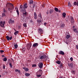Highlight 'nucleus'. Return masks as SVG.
Here are the masks:
<instances>
[{
    "label": "nucleus",
    "mask_w": 78,
    "mask_h": 78,
    "mask_svg": "<svg viewBox=\"0 0 78 78\" xmlns=\"http://www.w3.org/2000/svg\"><path fill=\"white\" fill-rule=\"evenodd\" d=\"M36 75L37 77H40L42 75V71L41 70H39L36 73Z\"/></svg>",
    "instance_id": "1"
},
{
    "label": "nucleus",
    "mask_w": 78,
    "mask_h": 78,
    "mask_svg": "<svg viewBox=\"0 0 78 78\" xmlns=\"http://www.w3.org/2000/svg\"><path fill=\"white\" fill-rule=\"evenodd\" d=\"M40 17V20H37V22H38L39 23H41L42 21V16L41 15V13H40L39 15L38 16V18H39Z\"/></svg>",
    "instance_id": "2"
},
{
    "label": "nucleus",
    "mask_w": 78,
    "mask_h": 78,
    "mask_svg": "<svg viewBox=\"0 0 78 78\" xmlns=\"http://www.w3.org/2000/svg\"><path fill=\"white\" fill-rule=\"evenodd\" d=\"M5 21L0 22V27H5Z\"/></svg>",
    "instance_id": "3"
},
{
    "label": "nucleus",
    "mask_w": 78,
    "mask_h": 78,
    "mask_svg": "<svg viewBox=\"0 0 78 78\" xmlns=\"http://www.w3.org/2000/svg\"><path fill=\"white\" fill-rule=\"evenodd\" d=\"M32 45V44L31 43H29V44H27V50H30V49Z\"/></svg>",
    "instance_id": "4"
},
{
    "label": "nucleus",
    "mask_w": 78,
    "mask_h": 78,
    "mask_svg": "<svg viewBox=\"0 0 78 78\" xmlns=\"http://www.w3.org/2000/svg\"><path fill=\"white\" fill-rule=\"evenodd\" d=\"M39 58L40 59H45L46 58V55H43L39 57Z\"/></svg>",
    "instance_id": "5"
},
{
    "label": "nucleus",
    "mask_w": 78,
    "mask_h": 78,
    "mask_svg": "<svg viewBox=\"0 0 78 78\" xmlns=\"http://www.w3.org/2000/svg\"><path fill=\"white\" fill-rule=\"evenodd\" d=\"M38 67H39V68L41 69L43 67V63L42 62L39 63L38 64Z\"/></svg>",
    "instance_id": "6"
},
{
    "label": "nucleus",
    "mask_w": 78,
    "mask_h": 78,
    "mask_svg": "<svg viewBox=\"0 0 78 78\" xmlns=\"http://www.w3.org/2000/svg\"><path fill=\"white\" fill-rule=\"evenodd\" d=\"M9 23H14V20H12V19H10L9 20Z\"/></svg>",
    "instance_id": "7"
},
{
    "label": "nucleus",
    "mask_w": 78,
    "mask_h": 78,
    "mask_svg": "<svg viewBox=\"0 0 78 78\" xmlns=\"http://www.w3.org/2000/svg\"><path fill=\"white\" fill-rule=\"evenodd\" d=\"M38 43H35L33 44V46L34 47H37L38 46Z\"/></svg>",
    "instance_id": "8"
},
{
    "label": "nucleus",
    "mask_w": 78,
    "mask_h": 78,
    "mask_svg": "<svg viewBox=\"0 0 78 78\" xmlns=\"http://www.w3.org/2000/svg\"><path fill=\"white\" fill-rule=\"evenodd\" d=\"M68 66L71 67V68H73V63H68Z\"/></svg>",
    "instance_id": "9"
},
{
    "label": "nucleus",
    "mask_w": 78,
    "mask_h": 78,
    "mask_svg": "<svg viewBox=\"0 0 78 78\" xmlns=\"http://www.w3.org/2000/svg\"><path fill=\"white\" fill-rule=\"evenodd\" d=\"M73 31L75 32L77 34H78V30H77L76 29H74Z\"/></svg>",
    "instance_id": "10"
},
{
    "label": "nucleus",
    "mask_w": 78,
    "mask_h": 78,
    "mask_svg": "<svg viewBox=\"0 0 78 78\" xmlns=\"http://www.w3.org/2000/svg\"><path fill=\"white\" fill-rule=\"evenodd\" d=\"M70 22L71 23H73L74 22V20L73 19V17H71L70 18Z\"/></svg>",
    "instance_id": "11"
},
{
    "label": "nucleus",
    "mask_w": 78,
    "mask_h": 78,
    "mask_svg": "<svg viewBox=\"0 0 78 78\" xmlns=\"http://www.w3.org/2000/svg\"><path fill=\"white\" fill-rule=\"evenodd\" d=\"M34 16L35 19H37V15L36 14V13L35 12H34Z\"/></svg>",
    "instance_id": "12"
},
{
    "label": "nucleus",
    "mask_w": 78,
    "mask_h": 78,
    "mask_svg": "<svg viewBox=\"0 0 78 78\" xmlns=\"http://www.w3.org/2000/svg\"><path fill=\"white\" fill-rule=\"evenodd\" d=\"M59 53L60 55H64V52L62 51H60L59 52Z\"/></svg>",
    "instance_id": "13"
},
{
    "label": "nucleus",
    "mask_w": 78,
    "mask_h": 78,
    "mask_svg": "<svg viewBox=\"0 0 78 78\" xmlns=\"http://www.w3.org/2000/svg\"><path fill=\"white\" fill-rule=\"evenodd\" d=\"M28 7V5H27V4L26 3L24 5V7L23 8H27Z\"/></svg>",
    "instance_id": "14"
},
{
    "label": "nucleus",
    "mask_w": 78,
    "mask_h": 78,
    "mask_svg": "<svg viewBox=\"0 0 78 78\" xmlns=\"http://www.w3.org/2000/svg\"><path fill=\"white\" fill-rule=\"evenodd\" d=\"M23 69H24L26 72H28L29 70V69L28 68H23Z\"/></svg>",
    "instance_id": "15"
},
{
    "label": "nucleus",
    "mask_w": 78,
    "mask_h": 78,
    "mask_svg": "<svg viewBox=\"0 0 78 78\" xmlns=\"http://www.w3.org/2000/svg\"><path fill=\"white\" fill-rule=\"evenodd\" d=\"M42 29H41V28H39V29L38 30V33H42Z\"/></svg>",
    "instance_id": "16"
},
{
    "label": "nucleus",
    "mask_w": 78,
    "mask_h": 78,
    "mask_svg": "<svg viewBox=\"0 0 78 78\" xmlns=\"http://www.w3.org/2000/svg\"><path fill=\"white\" fill-rule=\"evenodd\" d=\"M25 75L26 76H30V74L29 73H25Z\"/></svg>",
    "instance_id": "17"
},
{
    "label": "nucleus",
    "mask_w": 78,
    "mask_h": 78,
    "mask_svg": "<svg viewBox=\"0 0 78 78\" xmlns=\"http://www.w3.org/2000/svg\"><path fill=\"white\" fill-rule=\"evenodd\" d=\"M15 9H16V11L17 12L18 15H19V10H18V9L17 8H16V7L15 8Z\"/></svg>",
    "instance_id": "18"
},
{
    "label": "nucleus",
    "mask_w": 78,
    "mask_h": 78,
    "mask_svg": "<svg viewBox=\"0 0 78 78\" xmlns=\"http://www.w3.org/2000/svg\"><path fill=\"white\" fill-rule=\"evenodd\" d=\"M54 10L56 12H58V9L56 7H55L54 8Z\"/></svg>",
    "instance_id": "19"
},
{
    "label": "nucleus",
    "mask_w": 78,
    "mask_h": 78,
    "mask_svg": "<svg viewBox=\"0 0 78 78\" xmlns=\"http://www.w3.org/2000/svg\"><path fill=\"white\" fill-rule=\"evenodd\" d=\"M64 24H62L61 25V28H63L64 27Z\"/></svg>",
    "instance_id": "20"
},
{
    "label": "nucleus",
    "mask_w": 78,
    "mask_h": 78,
    "mask_svg": "<svg viewBox=\"0 0 78 78\" xmlns=\"http://www.w3.org/2000/svg\"><path fill=\"white\" fill-rule=\"evenodd\" d=\"M66 39H68L70 37V36L69 35H67L66 37Z\"/></svg>",
    "instance_id": "21"
},
{
    "label": "nucleus",
    "mask_w": 78,
    "mask_h": 78,
    "mask_svg": "<svg viewBox=\"0 0 78 78\" xmlns=\"http://www.w3.org/2000/svg\"><path fill=\"white\" fill-rule=\"evenodd\" d=\"M66 13L64 12L63 13V18H65V17H66Z\"/></svg>",
    "instance_id": "22"
},
{
    "label": "nucleus",
    "mask_w": 78,
    "mask_h": 78,
    "mask_svg": "<svg viewBox=\"0 0 78 78\" xmlns=\"http://www.w3.org/2000/svg\"><path fill=\"white\" fill-rule=\"evenodd\" d=\"M14 46L15 47V48H17V47H18V45H17V44H14Z\"/></svg>",
    "instance_id": "23"
},
{
    "label": "nucleus",
    "mask_w": 78,
    "mask_h": 78,
    "mask_svg": "<svg viewBox=\"0 0 78 78\" xmlns=\"http://www.w3.org/2000/svg\"><path fill=\"white\" fill-rule=\"evenodd\" d=\"M56 63L58 64H61V61H58L56 62Z\"/></svg>",
    "instance_id": "24"
},
{
    "label": "nucleus",
    "mask_w": 78,
    "mask_h": 78,
    "mask_svg": "<svg viewBox=\"0 0 78 78\" xmlns=\"http://www.w3.org/2000/svg\"><path fill=\"white\" fill-rule=\"evenodd\" d=\"M3 60L4 61H5V62H6V61H7V58H6V57H5L3 58Z\"/></svg>",
    "instance_id": "25"
},
{
    "label": "nucleus",
    "mask_w": 78,
    "mask_h": 78,
    "mask_svg": "<svg viewBox=\"0 0 78 78\" xmlns=\"http://www.w3.org/2000/svg\"><path fill=\"white\" fill-rule=\"evenodd\" d=\"M23 26L24 27L27 28V23H24L23 24Z\"/></svg>",
    "instance_id": "26"
},
{
    "label": "nucleus",
    "mask_w": 78,
    "mask_h": 78,
    "mask_svg": "<svg viewBox=\"0 0 78 78\" xmlns=\"http://www.w3.org/2000/svg\"><path fill=\"white\" fill-rule=\"evenodd\" d=\"M6 38L8 41H9V37L8 36H6Z\"/></svg>",
    "instance_id": "27"
},
{
    "label": "nucleus",
    "mask_w": 78,
    "mask_h": 78,
    "mask_svg": "<svg viewBox=\"0 0 78 78\" xmlns=\"http://www.w3.org/2000/svg\"><path fill=\"white\" fill-rule=\"evenodd\" d=\"M15 72H18L19 73H20V70H19V69H15Z\"/></svg>",
    "instance_id": "28"
},
{
    "label": "nucleus",
    "mask_w": 78,
    "mask_h": 78,
    "mask_svg": "<svg viewBox=\"0 0 78 78\" xmlns=\"http://www.w3.org/2000/svg\"><path fill=\"white\" fill-rule=\"evenodd\" d=\"M53 12V10H50L49 11V13H50V14H51V13H52Z\"/></svg>",
    "instance_id": "29"
},
{
    "label": "nucleus",
    "mask_w": 78,
    "mask_h": 78,
    "mask_svg": "<svg viewBox=\"0 0 78 78\" xmlns=\"http://www.w3.org/2000/svg\"><path fill=\"white\" fill-rule=\"evenodd\" d=\"M30 4H33V0H31L30 1Z\"/></svg>",
    "instance_id": "30"
},
{
    "label": "nucleus",
    "mask_w": 78,
    "mask_h": 78,
    "mask_svg": "<svg viewBox=\"0 0 78 78\" xmlns=\"http://www.w3.org/2000/svg\"><path fill=\"white\" fill-rule=\"evenodd\" d=\"M27 12H23V15H25V16H27Z\"/></svg>",
    "instance_id": "31"
},
{
    "label": "nucleus",
    "mask_w": 78,
    "mask_h": 78,
    "mask_svg": "<svg viewBox=\"0 0 78 78\" xmlns=\"http://www.w3.org/2000/svg\"><path fill=\"white\" fill-rule=\"evenodd\" d=\"M9 65L11 67V68H12V64L11 63H10L9 64Z\"/></svg>",
    "instance_id": "32"
},
{
    "label": "nucleus",
    "mask_w": 78,
    "mask_h": 78,
    "mask_svg": "<svg viewBox=\"0 0 78 78\" xmlns=\"http://www.w3.org/2000/svg\"><path fill=\"white\" fill-rule=\"evenodd\" d=\"M71 73L73 74H75V71H72Z\"/></svg>",
    "instance_id": "33"
},
{
    "label": "nucleus",
    "mask_w": 78,
    "mask_h": 78,
    "mask_svg": "<svg viewBox=\"0 0 78 78\" xmlns=\"http://www.w3.org/2000/svg\"><path fill=\"white\" fill-rule=\"evenodd\" d=\"M18 33H19V31H16L15 32L14 34H15V35H16L17 34H18Z\"/></svg>",
    "instance_id": "34"
},
{
    "label": "nucleus",
    "mask_w": 78,
    "mask_h": 78,
    "mask_svg": "<svg viewBox=\"0 0 78 78\" xmlns=\"http://www.w3.org/2000/svg\"><path fill=\"white\" fill-rule=\"evenodd\" d=\"M25 51V49L23 48L22 49V51L23 53V52H24V51Z\"/></svg>",
    "instance_id": "35"
},
{
    "label": "nucleus",
    "mask_w": 78,
    "mask_h": 78,
    "mask_svg": "<svg viewBox=\"0 0 78 78\" xmlns=\"http://www.w3.org/2000/svg\"><path fill=\"white\" fill-rule=\"evenodd\" d=\"M68 6H69L71 7V4H70V2H68Z\"/></svg>",
    "instance_id": "36"
},
{
    "label": "nucleus",
    "mask_w": 78,
    "mask_h": 78,
    "mask_svg": "<svg viewBox=\"0 0 78 78\" xmlns=\"http://www.w3.org/2000/svg\"><path fill=\"white\" fill-rule=\"evenodd\" d=\"M4 16H5V14L4 13H3L2 14V17H4Z\"/></svg>",
    "instance_id": "37"
},
{
    "label": "nucleus",
    "mask_w": 78,
    "mask_h": 78,
    "mask_svg": "<svg viewBox=\"0 0 78 78\" xmlns=\"http://www.w3.org/2000/svg\"><path fill=\"white\" fill-rule=\"evenodd\" d=\"M8 9L9 11H10V10H12V9L11 7H10V8Z\"/></svg>",
    "instance_id": "38"
},
{
    "label": "nucleus",
    "mask_w": 78,
    "mask_h": 78,
    "mask_svg": "<svg viewBox=\"0 0 78 78\" xmlns=\"http://www.w3.org/2000/svg\"><path fill=\"white\" fill-rule=\"evenodd\" d=\"M73 5H77L76 2H74L73 3Z\"/></svg>",
    "instance_id": "39"
},
{
    "label": "nucleus",
    "mask_w": 78,
    "mask_h": 78,
    "mask_svg": "<svg viewBox=\"0 0 78 78\" xmlns=\"http://www.w3.org/2000/svg\"><path fill=\"white\" fill-rule=\"evenodd\" d=\"M70 60H71V61H73V58H70Z\"/></svg>",
    "instance_id": "40"
},
{
    "label": "nucleus",
    "mask_w": 78,
    "mask_h": 78,
    "mask_svg": "<svg viewBox=\"0 0 78 78\" xmlns=\"http://www.w3.org/2000/svg\"><path fill=\"white\" fill-rule=\"evenodd\" d=\"M23 8V7L22 6V5H21L20 6V8H21V9H22Z\"/></svg>",
    "instance_id": "41"
},
{
    "label": "nucleus",
    "mask_w": 78,
    "mask_h": 78,
    "mask_svg": "<svg viewBox=\"0 0 78 78\" xmlns=\"http://www.w3.org/2000/svg\"><path fill=\"white\" fill-rule=\"evenodd\" d=\"M3 67L4 69H5V65H3Z\"/></svg>",
    "instance_id": "42"
},
{
    "label": "nucleus",
    "mask_w": 78,
    "mask_h": 78,
    "mask_svg": "<svg viewBox=\"0 0 78 78\" xmlns=\"http://www.w3.org/2000/svg\"><path fill=\"white\" fill-rule=\"evenodd\" d=\"M36 64L32 65V67H36Z\"/></svg>",
    "instance_id": "43"
},
{
    "label": "nucleus",
    "mask_w": 78,
    "mask_h": 78,
    "mask_svg": "<svg viewBox=\"0 0 78 78\" xmlns=\"http://www.w3.org/2000/svg\"><path fill=\"white\" fill-rule=\"evenodd\" d=\"M0 52H1V53H3V52H4V51L1 50L0 51Z\"/></svg>",
    "instance_id": "44"
},
{
    "label": "nucleus",
    "mask_w": 78,
    "mask_h": 78,
    "mask_svg": "<svg viewBox=\"0 0 78 78\" xmlns=\"http://www.w3.org/2000/svg\"><path fill=\"white\" fill-rule=\"evenodd\" d=\"M58 12H61V10H58Z\"/></svg>",
    "instance_id": "45"
},
{
    "label": "nucleus",
    "mask_w": 78,
    "mask_h": 78,
    "mask_svg": "<svg viewBox=\"0 0 78 78\" xmlns=\"http://www.w3.org/2000/svg\"><path fill=\"white\" fill-rule=\"evenodd\" d=\"M12 37H9V39L10 40H11V39H12Z\"/></svg>",
    "instance_id": "46"
},
{
    "label": "nucleus",
    "mask_w": 78,
    "mask_h": 78,
    "mask_svg": "<svg viewBox=\"0 0 78 78\" xmlns=\"http://www.w3.org/2000/svg\"><path fill=\"white\" fill-rule=\"evenodd\" d=\"M60 67H62V64H61L60 65Z\"/></svg>",
    "instance_id": "47"
},
{
    "label": "nucleus",
    "mask_w": 78,
    "mask_h": 78,
    "mask_svg": "<svg viewBox=\"0 0 78 78\" xmlns=\"http://www.w3.org/2000/svg\"><path fill=\"white\" fill-rule=\"evenodd\" d=\"M40 33H41V36H43V35L42 34H43V33L42 32H41Z\"/></svg>",
    "instance_id": "48"
},
{
    "label": "nucleus",
    "mask_w": 78,
    "mask_h": 78,
    "mask_svg": "<svg viewBox=\"0 0 78 78\" xmlns=\"http://www.w3.org/2000/svg\"><path fill=\"white\" fill-rule=\"evenodd\" d=\"M76 47L77 49H78V45H76Z\"/></svg>",
    "instance_id": "49"
},
{
    "label": "nucleus",
    "mask_w": 78,
    "mask_h": 78,
    "mask_svg": "<svg viewBox=\"0 0 78 78\" xmlns=\"http://www.w3.org/2000/svg\"><path fill=\"white\" fill-rule=\"evenodd\" d=\"M6 12V10H5V9H4V12Z\"/></svg>",
    "instance_id": "50"
},
{
    "label": "nucleus",
    "mask_w": 78,
    "mask_h": 78,
    "mask_svg": "<svg viewBox=\"0 0 78 78\" xmlns=\"http://www.w3.org/2000/svg\"><path fill=\"white\" fill-rule=\"evenodd\" d=\"M65 43H66V44H68V43H67V41H65Z\"/></svg>",
    "instance_id": "51"
},
{
    "label": "nucleus",
    "mask_w": 78,
    "mask_h": 78,
    "mask_svg": "<svg viewBox=\"0 0 78 78\" xmlns=\"http://www.w3.org/2000/svg\"><path fill=\"white\" fill-rule=\"evenodd\" d=\"M46 24H47V23H44V25H45V26Z\"/></svg>",
    "instance_id": "52"
},
{
    "label": "nucleus",
    "mask_w": 78,
    "mask_h": 78,
    "mask_svg": "<svg viewBox=\"0 0 78 78\" xmlns=\"http://www.w3.org/2000/svg\"><path fill=\"white\" fill-rule=\"evenodd\" d=\"M11 5L13 7V5L11 4Z\"/></svg>",
    "instance_id": "53"
},
{
    "label": "nucleus",
    "mask_w": 78,
    "mask_h": 78,
    "mask_svg": "<svg viewBox=\"0 0 78 78\" xmlns=\"http://www.w3.org/2000/svg\"><path fill=\"white\" fill-rule=\"evenodd\" d=\"M2 57H5V55H2Z\"/></svg>",
    "instance_id": "54"
},
{
    "label": "nucleus",
    "mask_w": 78,
    "mask_h": 78,
    "mask_svg": "<svg viewBox=\"0 0 78 78\" xmlns=\"http://www.w3.org/2000/svg\"><path fill=\"white\" fill-rule=\"evenodd\" d=\"M77 5L78 6V1L77 2Z\"/></svg>",
    "instance_id": "55"
},
{
    "label": "nucleus",
    "mask_w": 78,
    "mask_h": 78,
    "mask_svg": "<svg viewBox=\"0 0 78 78\" xmlns=\"http://www.w3.org/2000/svg\"><path fill=\"white\" fill-rule=\"evenodd\" d=\"M75 26H73V28H75Z\"/></svg>",
    "instance_id": "56"
},
{
    "label": "nucleus",
    "mask_w": 78,
    "mask_h": 78,
    "mask_svg": "<svg viewBox=\"0 0 78 78\" xmlns=\"http://www.w3.org/2000/svg\"><path fill=\"white\" fill-rule=\"evenodd\" d=\"M12 61H14V60H13V59H12Z\"/></svg>",
    "instance_id": "57"
},
{
    "label": "nucleus",
    "mask_w": 78,
    "mask_h": 78,
    "mask_svg": "<svg viewBox=\"0 0 78 78\" xmlns=\"http://www.w3.org/2000/svg\"><path fill=\"white\" fill-rule=\"evenodd\" d=\"M1 75H0V77H1Z\"/></svg>",
    "instance_id": "58"
}]
</instances>
